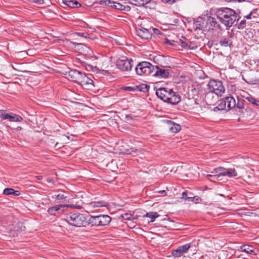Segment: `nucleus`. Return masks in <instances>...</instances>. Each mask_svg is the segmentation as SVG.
Wrapping results in <instances>:
<instances>
[{
	"mask_svg": "<svg viewBox=\"0 0 259 259\" xmlns=\"http://www.w3.org/2000/svg\"><path fill=\"white\" fill-rule=\"evenodd\" d=\"M220 21L226 27H231L234 23L238 21L240 17L238 16L236 12L233 9L223 8L218 9L215 13Z\"/></svg>",
	"mask_w": 259,
	"mask_h": 259,
	"instance_id": "nucleus-1",
	"label": "nucleus"
},
{
	"mask_svg": "<svg viewBox=\"0 0 259 259\" xmlns=\"http://www.w3.org/2000/svg\"><path fill=\"white\" fill-rule=\"evenodd\" d=\"M156 94L158 98L165 102L172 105H177L181 101V97L171 89L159 88L156 90Z\"/></svg>",
	"mask_w": 259,
	"mask_h": 259,
	"instance_id": "nucleus-2",
	"label": "nucleus"
},
{
	"mask_svg": "<svg viewBox=\"0 0 259 259\" xmlns=\"http://www.w3.org/2000/svg\"><path fill=\"white\" fill-rule=\"evenodd\" d=\"M65 220L70 225L76 227H85L88 225L87 218L84 214L70 212Z\"/></svg>",
	"mask_w": 259,
	"mask_h": 259,
	"instance_id": "nucleus-3",
	"label": "nucleus"
},
{
	"mask_svg": "<svg viewBox=\"0 0 259 259\" xmlns=\"http://www.w3.org/2000/svg\"><path fill=\"white\" fill-rule=\"evenodd\" d=\"M137 74L139 75H149L155 70V66L148 62L139 63L135 68Z\"/></svg>",
	"mask_w": 259,
	"mask_h": 259,
	"instance_id": "nucleus-4",
	"label": "nucleus"
},
{
	"mask_svg": "<svg viewBox=\"0 0 259 259\" xmlns=\"http://www.w3.org/2000/svg\"><path fill=\"white\" fill-rule=\"evenodd\" d=\"M207 86L210 92L214 93L218 96H222L225 91L223 82L218 80L210 79Z\"/></svg>",
	"mask_w": 259,
	"mask_h": 259,
	"instance_id": "nucleus-5",
	"label": "nucleus"
},
{
	"mask_svg": "<svg viewBox=\"0 0 259 259\" xmlns=\"http://www.w3.org/2000/svg\"><path fill=\"white\" fill-rule=\"evenodd\" d=\"M235 36L234 31L233 29L228 30L226 34H225L220 38L219 44L222 47H229L230 48L233 47L232 39Z\"/></svg>",
	"mask_w": 259,
	"mask_h": 259,
	"instance_id": "nucleus-6",
	"label": "nucleus"
},
{
	"mask_svg": "<svg viewBox=\"0 0 259 259\" xmlns=\"http://www.w3.org/2000/svg\"><path fill=\"white\" fill-rule=\"evenodd\" d=\"M133 62L132 59L129 60L125 57H122L117 60L116 65L117 68L122 71H130L133 67Z\"/></svg>",
	"mask_w": 259,
	"mask_h": 259,
	"instance_id": "nucleus-7",
	"label": "nucleus"
},
{
	"mask_svg": "<svg viewBox=\"0 0 259 259\" xmlns=\"http://www.w3.org/2000/svg\"><path fill=\"white\" fill-rule=\"evenodd\" d=\"M85 73L76 69H71L68 72V77L74 82L79 84Z\"/></svg>",
	"mask_w": 259,
	"mask_h": 259,
	"instance_id": "nucleus-8",
	"label": "nucleus"
},
{
	"mask_svg": "<svg viewBox=\"0 0 259 259\" xmlns=\"http://www.w3.org/2000/svg\"><path fill=\"white\" fill-rule=\"evenodd\" d=\"M136 30L137 35L142 39H148L151 37L152 33L151 31L141 25L139 26Z\"/></svg>",
	"mask_w": 259,
	"mask_h": 259,
	"instance_id": "nucleus-9",
	"label": "nucleus"
},
{
	"mask_svg": "<svg viewBox=\"0 0 259 259\" xmlns=\"http://www.w3.org/2000/svg\"><path fill=\"white\" fill-rule=\"evenodd\" d=\"M191 246V243H187L184 245L180 246L177 249L172 251V255L175 257H181L183 254L187 252Z\"/></svg>",
	"mask_w": 259,
	"mask_h": 259,
	"instance_id": "nucleus-10",
	"label": "nucleus"
},
{
	"mask_svg": "<svg viewBox=\"0 0 259 259\" xmlns=\"http://www.w3.org/2000/svg\"><path fill=\"white\" fill-rule=\"evenodd\" d=\"M70 205H56L53 207H50L48 210V212L53 215H56L57 214H59L63 212L66 208L69 207Z\"/></svg>",
	"mask_w": 259,
	"mask_h": 259,
	"instance_id": "nucleus-11",
	"label": "nucleus"
},
{
	"mask_svg": "<svg viewBox=\"0 0 259 259\" xmlns=\"http://www.w3.org/2000/svg\"><path fill=\"white\" fill-rule=\"evenodd\" d=\"M193 28L195 32L204 31L205 28V21L201 17L198 18L193 24Z\"/></svg>",
	"mask_w": 259,
	"mask_h": 259,
	"instance_id": "nucleus-12",
	"label": "nucleus"
},
{
	"mask_svg": "<svg viewBox=\"0 0 259 259\" xmlns=\"http://www.w3.org/2000/svg\"><path fill=\"white\" fill-rule=\"evenodd\" d=\"M257 73V71H249L246 74V79L244 80L248 83L250 84H255L259 83V78L253 76L254 74Z\"/></svg>",
	"mask_w": 259,
	"mask_h": 259,
	"instance_id": "nucleus-13",
	"label": "nucleus"
},
{
	"mask_svg": "<svg viewBox=\"0 0 259 259\" xmlns=\"http://www.w3.org/2000/svg\"><path fill=\"white\" fill-rule=\"evenodd\" d=\"M206 24L209 26V28L212 30L220 29L222 30V27L220 24L217 21L215 18L209 16L207 18Z\"/></svg>",
	"mask_w": 259,
	"mask_h": 259,
	"instance_id": "nucleus-14",
	"label": "nucleus"
},
{
	"mask_svg": "<svg viewBox=\"0 0 259 259\" xmlns=\"http://www.w3.org/2000/svg\"><path fill=\"white\" fill-rule=\"evenodd\" d=\"M218 99V96L213 95V93L210 92L206 93L205 96V101L208 105H214Z\"/></svg>",
	"mask_w": 259,
	"mask_h": 259,
	"instance_id": "nucleus-15",
	"label": "nucleus"
},
{
	"mask_svg": "<svg viewBox=\"0 0 259 259\" xmlns=\"http://www.w3.org/2000/svg\"><path fill=\"white\" fill-rule=\"evenodd\" d=\"M154 74L153 75L160 76L162 78H167L169 74V70L160 68L157 66H155Z\"/></svg>",
	"mask_w": 259,
	"mask_h": 259,
	"instance_id": "nucleus-16",
	"label": "nucleus"
},
{
	"mask_svg": "<svg viewBox=\"0 0 259 259\" xmlns=\"http://www.w3.org/2000/svg\"><path fill=\"white\" fill-rule=\"evenodd\" d=\"M79 84L88 88L94 87V81L87 76L85 74L83 76Z\"/></svg>",
	"mask_w": 259,
	"mask_h": 259,
	"instance_id": "nucleus-17",
	"label": "nucleus"
},
{
	"mask_svg": "<svg viewBox=\"0 0 259 259\" xmlns=\"http://www.w3.org/2000/svg\"><path fill=\"white\" fill-rule=\"evenodd\" d=\"M4 119H8L10 121L13 122H20L21 121L23 118L19 115L11 113V114L7 113L4 116Z\"/></svg>",
	"mask_w": 259,
	"mask_h": 259,
	"instance_id": "nucleus-18",
	"label": "nucleus"
},
{
	"mask_svg": "<svg viewBox=\"0 0 259 259\" xmlns=\"http://www.w3.org/2000/svg\"><path fill=\"white\" fill-rule=\"evenodd\" d=\"M225 101L227 105L228 110L234 108L236 106L235 99L232 96H229L225 98Z\"/></svg>",
	"mask_w": 259,
	"mask_h": 259,
	"instance_id": "nucleus-19",
	"label": "nucleus"
},
{
	"mask_svg": "<svg viewBox=\"0 0 259 259\" xmlns=\"http://www.w3.org/2000/svg\"><path fill=\"white\" fill-rule=\"evenodd\" d=\"M240 248L242 251L247 253L253 255H255L256 254L255 252V248L252 246L247 244L243 245L240 247Z\"/></svg>",
	"mask_w": 259,
	"mask_h": 259,
	"instance_id": "nucleus-20",
	"label": "nucleus"
},
{
	"mask_svg": "<svg viewBox=\"0 0 259 259\" xmlns=\"http://www.w3.org/2000/svg\"><path fill=\"white\" fill-rule=\"evenodd\" d=\"M111 218L108 215H100L99 221L100 226H106L111 222Z\"/></svg>",
	"mask_w": 259,
	"mask_h": 259,
	"instance_id": "nucleus-21",
	"label": "nucleus"
},
{
	"mask_svg": "<svg viewBox=\"0 0 259 259\" xmlns=\"http://www.w3.org/2000/svg\"><path fill=\"white\" fill-rule=\"evenodd\" d=\"M220 177L221 176H228V177H236L237 176V172L235 168H228L226 173H219Z\"/></svg>",
	"mask_w": 259,
	"mask_h": 259,
	"instance_id": "nucleus-22",
	"label": "nucleus"
},
{
	"mask_svg": "<svg viewBox=\"0 0 259 259\" xmlns=\"http://www.w3.org/2000/svg\"><path fill=\"white\" fill-rule=\"evenodd\" d=\"M63 3L65 5L70 8H78L81 7V4L74 0H63Z\"/></svg>",
	"mask_w": 259,
	"mask_h": 259,
	"instance_id": "nucleus-23",
	"label": "nucleus"
},
{
	"mask_svg": "<svg viewBox=\"0 0 259 259\" xmlns=\"http://www.w3.org/2000/svg\"><path fill=\"white\" fill-rule=\"evenodd\" d=\"M88 225L91 224L92 226H100V223L99 221V215L91 217L88 220Z\"/></svg>",
	"mask_w": 259,
	"mask_h": 259,
	"instance_id": "nucleus-24",
	"label": "nucleus"
},
{
	"mask_svg": "<svg viewBox=\"0 0 259 259\" xmlns=\"http://www.w3.org/2000/svg\"><path fill=\"white\" fill-rule=\"evenodd\" d=\"M160 216L159 214L156 212L150 211L146 213L143 215V217H147L151 219L150 222L153 223L155 221V219Z\"/></svg>",
	"mask_w": 259,
	"mask_h": 259,
	"instance_id": "nucleus-25",
	"label": "nucleus"
},
{
	"mask_svg": "<svg viewBox=\"0 0 259 259\" xmlns=\"http://www.w3.org/2000/svg\"><path fill=\"white\" fill-rule=\"evenodd\" d=\"M133 2L130 3L131 4L137 6H144L145 5L149 3L152 0H133Z\"/></svg>",
	"mask_w": 259,
	"mask_h": 259,
	"instance_id": "nucleus-26",
	"label": "nucleus"
},
{
	"mask_svg": "<svg viewBox=\"0 0 259 259\" xmlns=\"http://www.w3.org/2000/svg\"><path fill=\"white\" fill-rule=\"evenodd\" d=\"M115 9L119 10L130 11L131 8V7L128 5H123L120 3L116 2V5H115Z\"/></svg>",
	"mask_w": 259,
	"mask_h": 259,
	"instance_id": "nucleus-27",
	"label": "nucleus"
},
{
	"mask_svg": "<svg viewBox=\"0 0 259 259\" xmlns=\"http://www.w3.org/2000/svg\"><path fill=\"white\" fill-rule=\"evenodd\" d=\"M245 99L253 105L259 107V100L251 95H249L248 97H245Z\"/></svg>",
	"mask_w": 259,
	"mask_h": 259,
	"instance_id": "nucleus-28",
	"label": "nucleus"
},
{
	"mask_svg": "<svg viewBox=\"0 0 259 259\" xmlns=\"http://www.w3.org/2000/svg\"><path fill=\"white\" fill-rule=\"evenodd\" d=\"M169 130L171 132L176 133L178 132L181 130V126L177 123L171 122Z\"/></svg>",
	"mask_w": 259,
	"mask_h": 259,
	"instance_id": "nucleus-29",
	"label": "nucleus"
},
{
	"mask_svg": "<svg viewBox=\"0 0 259 259\" xmlns=\"http://www.w3.org/2000/svg\"><path fill=\"white\" fill-rule=\"evenodd\" d=\"M137 90L140 92L146 93L148 92L149 86L145 83H142L139 85L136 86Z\"/></svg>",
	"mask_w": 259,
	"mask_h": 259,
	"instance_id": "nucleus-30",
	"label": "nucleus"
},
{
	"mask_svg": "<svg viewBox=\"0 0 259 259\" xmlns=\"http://www.w3.org/2000/svg\"><path fill=\"white\" fill-rule=\"evenodd\" d=\"M52 199H55V202L57 203V201L63 200L66 198V196H65L63 194L59 193L57 195H54L52 197Z\"/></svg>",
	"mask_w": 259,
	"mask_h": 259,
	"instance_id": "nucleus-31",
	"label": "nucleus"
},
{
	"mask_svg": "<svg viewBox=\"0 0 259 259\" xmlns=\"http://www.w3.org/2000/svg\"><path fill=\"white\" fill-rule=\"evenodd\" d=\"M244 100H238L237 103H236V106L235 107H237L239 109V112L242 113H243V109L244 108Z\"/></svg>",
	"mask_w": 259,
	"mask_h": 259,
	"instance_id": "nucleus-32",
	"label": "nucleus"
},
{
	"mask_svg": "<svg viewBox=\"0 0 259 259\" xmlns=\"http://www.w3.org/2000/svg\"><path fill=\"white\" fill-rule=\"evenodd\" d=\"M91 204L93 207H99L106 206V202L104 201L93 202Z\"/></svg>",
	"mask_w": 259,
	"mask_h": 259,
	"instance_id": "nucleus-33",
	"label": "nucleus"
},
{
	"mask_svg": "<svg viewBox=\"0 0 259 259\" xmlns=\"http://www.w3.org/2000/svg\"><path fill=\"white\" fill-rule=\"evenodd\" d=\"M186 200L197 203L201 200V198L198 196L188 197L186 198Z\"/></svg>",
	"mask_w": 259,
	"mask_h": 259,
	"instance_id": "nucleus-34",
	"label": "nucleus"
},
{
	"mask_svg": "<svg viewBox=\"0 0 259 259\" xmlns=\"http://www.w3.org/2000/svg\"><path fill=\"white\" fill-rule=\"evenodd\" d=\"M14 189L13 188H7L4 189L3 194L6 195H13Z\"/></svg>",
	"mask_w": 259,
	"mask_h": 259,
	"instance_id": "nucleus-35",
	"label": "nucleus"
},
{
	"mask_svg": "<svg viewBox=\"0 0 259 259\" xmlns=\"http://www.w3.org/2000/svg\"><path fill=\"white\" fill-rule=\"evenodd\" d=\"M226 106V103L225 100L224 101L221 100L220 101V103L218 104V108L220 109V110H223L225 109Z\"/></svg>",
	"mask_w": 259,
	"mask_h": 259,
	"instance_id": "nucleus-36",
	"label": "nucleus"
},
{
	"mask_svg": "<svg viewBox=\"0 0 259 259\" xmlns=\"http://www.w3.org/2000/svg\"><path fill=\"white\" fill-rule=\"evenodd\" d=\"M246 21L245 20H242L238 24V29H243L246 26Z\"/></svg>",
	"mask_w": 259,
	"mask_h": 259,
	"instance_id": "nucleus-37",
	"label": "nucleus"
},
{
	"mask_svg": "<svg viewBox=\"0 0 259 259\" xmlns=\"http://www.w3.org/2000/svg\"><path fill=\"white\" fill-rule=\"evenodd\" d=\"M122 217L125 220H131L132 219V215L130 213H124L122 215Z\"/></svg>",
	"mask_w": 259,
	"mask_h": 259,
	"instance_id": "nucleus-38",
	"label": "nucleus"
},
{
	"mask_svg": "<svg viewBox=\"0 0 259 259\" xmlns=\"http://www.w3.org/2000/svg\"><path fill=\"white\" fill-rule=\"evenodd\" d=\"M206 177L208 178H212L214 179L218 180V179L220 178V176H219V174H215V175L209 174V175H206Z\"/></svg>",
	"mask_w": 259,
	"mask_h": 259,
	"instance_id": "nucleus-39",
	"label": "nucleus"
},
{
	"mask_svg": "<svg viewBox=\"0 0 259 259\" xmlns=\"http://www.w3.org/2000/svg\"><path fill=\"white\" fill-rule=\"evenodd\" d=\"M104 3L105 4V5L111 7L112 4L113 5L115 4V2L111 0H106L104 1Z\"/></svg>",
	"mask_w": 259,
	"mask_h": 259,
	"instance_id": "nucleus-40",
	"label": "nucleus"
},
{
	"mask_svg": "<svg viewBox=\"0 0 259 259\" xmlns=\"http://www.w3.org/2000/svg\"><path fill=\"white\" fill-rule=\"evenodd\" d=\"M180 42L181 45V46L184 48L185 49H188L189 48V46L188 45H187V44L184 41V40H182V39H180Z\"/></svg>",
	"mask_w": 259,
	"mask_h": 259,
	"instance_id": "nucleus-41",
	"label": "nucleus"
},
{
	"mask_svg": "<svg viewBox=\"0 0 259 259\" xmlns=\"http://www.w3.org/2000/svg\"><path fill=\"white\" fill-rule=\"evenodd\" d=\"M29 2L34 3L37 4H42L44 3V0H27Z\"/></svg>",
	"mask_w": 259,
	"mask_h": 259,
	"instance_id": "nucleus-42",
	"label": "nucleus"
},
{
	"mask_svg": "<svg viewBox=\"0 0 259 259\" xmlns=\"http://www.w3.org/2000/svg\"><path fill=\"white\" fill-rule=\"evenodd\" d=\"M224 170L222 166H220L213 169V171L211 172V173H217L218 172H220V170Z\"/></svg>",
	"mask_w": 259,
	"mask_h": 259,
	"instance_id": "nucleus-43",
	"label": "nucleus"
},
{
	"mask_svg": "<svg viewBox=\"0 0 259 259\" xmlns=\"http://www.w3.org/2000/svg\"><path fill=\"white\" fill-rule=\"evenodd\" d=\"M257 11V9H254L253 10H252L250 12H253V15H252V17L254 18H256L257 17V16L258 15L256 13V12Z\"/></svg>",
	"mask_w": 259,
	"mask_h": 259,
	"instance_id": "nucleus-44",
	"label": "nucleus"
},
{
	"mask_svg": "<svg viewBox=\"0 0 259 259\" xmlns=\"http://www.w3.org/2000/svg\"><path fill=\"white\" fill-rule=\"evenodd\" d=\"M77 34L79 36L84 37L85 38H87L88 37V34H87V33H83V32H78Z\"/></svg>",
	"mask_w": 259,
	"mask_h": 259,
	"instance_id": "nucleus-45",
	"label": "nucleus"
},
{
	"mask_svg": "<svg viewBox=\"0 0 259 259\" xmlns=\"http://www.w3.org/2000/svg\"><path fill=\"white\" fill-rule=\"evenodd\" d=\"M253 15V12H250L249 14L244 16V18L247 19H250L252 18V16Z\"/></svg>",
	"mask_w": 259,
	"mask_h": 259,
	"instance_id": "nucleus-46",
	"label": "nucleus"
},
{
	"mask_svg": "<svg viewBox=\"0 0 259 259\" xmlns=\"http://www.w3.org/2000/svg\"><path fill=\"white\" fill-rule=\"evenodd\" d=\"M152 31H153V32L158 35V34H160V31L158 29H157V28H153L152 29Z\"/></svg>",
	"mask_w": 259,
	"mask_h": 259,
	"instance_id": "nucleus-47",
	"label": "nucleus"
},
{
	"mask_svg": "<svg viewBox=\"0 0 259 259\" xmlns=\"http://www.w3.org/2000/svg\"><path fill=\"white\" fill-rule=\"evenodd\" d=\"M21 194L20 192L19 191H15L14 189V191H13V195H15V196H19Z\"/></svg>",
	"mask_w": 259,
	"mask_h": 259,
	"instance_id": "nucleus-48",
	"label": "nucleus"
},
{
	"mask_svg": "<svg viewBox=\"0 0 259 259\" xmlns=\"http://www.w3.org/2000/svg\"><path fill=\"white\" fill-rule=\"evenodd\" d=\"M160 65L162 67H169L168 64L166 62H164L163 63H161Z\"/></svg>",
	"mask_w": 259,
	"mask_h": 259,
	"instance_id": "nucleus-49",
	"label": "nucleus"
},
{
	"mask_svg": "<svg viewBox=\"0 0 259 259\" xmlns=\"http://www.w3.org/2000/svg\"><path fill=\"white\" fill-rule=\"evenodd\" d=\"M187 195V191L183 192V193H182V198L183 199H185L186 200V198L187 197H186Z\"/></svg>",
	"mask_w": 259,
	"mask_h": 259,
	"instance_id": "nucleus-50",
	"label": "nucleus"
},
{
	"mask_svg": "<svg viewBox=\"0 0 259 259\" xmlns=\"http://www.w3.org/2000/svg\"><path fill=\"white\" fill-rule=\"evenodd\" d=\"M6 114H7V113H4V111L0 110V116L2 117L3 119L4 115Z\"/></svg>",
	"mask_w": 259,
	"mask_h": 259,
	"instance_id": "nucleus-51",
	"label": "nucleus"
},
{
	"mask_svg": "<svg viewBox=\"0 0 259 259\" xmlns=\"http://www.w3.org/2000/svg\"><path fill=\"white\" fill-rule=\"evenodd\" d=\"M171 0H161V1L164 4L169 3L170 4H171Z\"/></svg>",
	"mask_w": 259,
	"mask_h": 259,
	"instance_id": "nucleus-52",
	"label": "nucleus"
},
{
	"mask_svg": "<svg viewBox=\"0 0 259 259\" xmlns=\"http://www.w3.org/2000/svg\"><path fill=\"white\" fill-rule=\"evenodd\" d=\"M131 149H132V151L134 152V153H138L139 152V150L137 149H135L134 148H131Z\"/></svg>",
	"mask_w": 259,
	"mask_h": 259,
	"instance_id": "nucleus-53",
	"label": "nucleus"
},
{
	"mask_svg": "<svg viewBox=\"0 0 259 259\" xmlns=\"http://www.w3.org/2000/svg\"><path fill=\"white\" fill-rule=\"evenodd\" d=\"M222 168L224 169V170H220V173H223V172L226 173L227 169L225 168L224 167H222Z\"/></svg>",
	"mask_w": 259,
	"mask_h": 259,
	"instance_id": "nucleus-54",
	"label": "nucleus"
},
{
	"mask_svg": "<svg viewBox=\"0 0 259 259\" xmlns=\"http://www.w3.org/2000/svg\"><path fill=\"white\" fill-rule=\"evenodd\" d=\"M213 111H221V110H220V109L218 108V106L215 107L213 108Z\"/></svg>",
	"mask_w": 259,
	"mask_h": 259,
	"instance_id": "nucleus-55",
	"label": "nucleus"
},
{
	"mask_svg": "<svg viewBox=\"0 0 259 259\" xmlns=\"http://www.w3.org/2000/svg\"><path fill=\"white\" fill-rule=\"evenodd\" d=\"M36 178L38 180H41L42 179V177L41 176H37L36 177Z\"/></svg>",
	"mask_w": 259,
	"mask_h": 259,
	"instance_id": "nucleus-56",
	"label": "nucleus"
},
{
	"mask_svg": "<svg viewBox=\"0 0 259 259\" xmlns=\"http://www.w3.org/2000/svg\"><path fill=\"white\" fill-rule=\"evenodd\" d=\"M160 59L161 61H163V60H165V58L163 56H162V57H160Z\"/></svg>",
	"mask_w": 259,
	"mask_h": 259,
	"instance_id": "nucleus-57",
	"label": "nucleus"
},
{
	"mask_svg": "<svg viewBox=\"0 0 259 259\" xmlns=\"http://www.w3.org/2000/svg\"><path fill=\"white\" fill-rule=\"evenodd\" d=\"M178 0H171V4H173L175 3H176Z\"/></svg>",
	"mask_w": 259,
	"mask_h": 259,
	"instance_id": "nucleus-58",
	"label": "nucleus"
},
{
	"mask_svg": "<svg viewBox=\"0 0 259 259\" xmlns=\"http://www.w3.org/2000/svg\"><path fill=\"white\" fill-rule=\"evenodd\" d=\"M115 5H116V2H115V4H114L113 5L112 4V6H111V7L115 8Z\"/></svg>",
	"mask_w": 259,
	"mask_h": 259,
	"instance_id": "nucleus-59",
	"label": "nucleus"
},
{
	"mask_svg": "<svg viewBox=\"0 0 259 259\" xmlns=\"http://www.w3.org/2000/svg\"><path fill=\"white\" fill-rule=\"evenodd\" d=\"M165 192V191H164V190L160 191L159 192V193H160V194H162V193H164Z\"/></svg>",
	"mask_w": 259,
	"mask_h": 259,
	"instance_id": "nucleus-60",
	"label": "nucleus"
},
{
	"mask_svg": "<svg viewBox=\"0 0 259 259\" xmlns=\"http://www.w3.org/2000/svg\"><path fill=\"white\" fill-rule=\"evenodd\" d=\"M194 102H195V104L196 105H199V103L197 102V100H194Z\"/></svg>",
	"mask_w": 259,
	"mask_h": 259,
	"instance_id": "nucleus-61",
	"label": "nucleus"
},
{
	"mask_svg": "<svg viewBox=\"0 0 259 259\" xmlns=\"http://www.w3.org/2000/svg\"><path fill=\"white\" fill-rule=\"evenodd\" d=\"M127 88L128 89H131V87H128Z\"/></svg>",
	"mask_w": 259,
	"mask_h": 259,
	"instance_id": "nucleus-62",
	"label": "nucleus"
}]
</instances>
